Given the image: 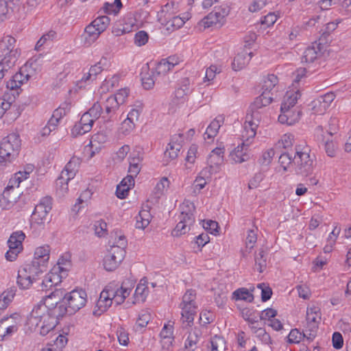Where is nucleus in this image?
I'll return each mask as SVG.
<instances>
[{"label": "nucleus", "mask_w": 351, "mask_h": 351, "mask_svg": "<svg viewBox=\"0 0 351 351\" xmlns=\"http://www.w3.org/2000/svg\"><path fill=\"white\" fill-rule=\"evenodd\" d=\"M169 182L167 178H162L155 186L153 195L156 199H159L163 194L164 192L169 187Z\"/></svg>", "instance_id": "nucleus-54"}, {"label": "nucleus", "mask_w": 351, "mask_h": 351, "mask_svg": "<svg viewBox=\"0 0 351 351\" xmlns=\"http://www.w3.org/2000/svg\"><path fill=\"white\" fill-rule=\"evenodd\" d=\"M28 178L27 172L20 171L16 173L9 180V184H12L18 189L20 183Z\"/></svg>", "instance_id": "nucleus-61"}, {"label": "nucleus", "mask_w": 351, "mask_h": 351, "mask_svg": "<svg viewBox=\"0 0 351 351\" xmlns=\"http://www.w3.org/2000/svg\"><path fill=\"white\" fill-rule=\"evenodd\" d=\"M77 160L75 158L71 160L57 179L56 193L59 197H64L68 192V182L75 177L77 171Z\"/></svg>", "instance_id": "nucleus-9"}, {"label": "nucleus", "mask_w": 351, "mask_h": 351, "mask_svg": "<svg viewBox=\"0 0 351 351\" xmlns=\"http://www.w3.org/2000/svg\"><path fill=\"white\" fill-rule=\"evenodd\" d=\"M56 37V32L53 30L49 31L43 34L37 41L35 45V50L40 51L43 46L50 45Z\"/></svg>", "instance_id": "nucleus-45"}, {"label": "nucleus", "mask_w": 351, "mask_h": 351, "mask_svg": "<svg viewBox=\"0 0 351 351\" xmlns=\"http://www.w3.org/2000/svg\"><path fill=\"white\" fill-rule=\"evenodd\" d=\"M126 245L127 240L123 235L114 238V241L110 245L103 261V265L106 271H112L119 267L125 256Z\"/></svg>", "instance_id": "nucleus-3"}, {"label": "nucleus", "mask_w": 351, "mask_h": 351, "mask_svg": "<svg viewBox=\"0 0 351 351\" xmlns=\"http://www.w3.org/2000/svg\"><path fill=\"white\" fill-rule=\"evenodd\" d=\"M169 7V5L167 4L162 9L159 20L168 31H174L182 27L185 20L179 16H170V15H167Z\"/></svg>", "instance_id": "nucleus-16"}, {"label": "nucleus", "mask_w": 351, "mask_h": 351, "mask_svg": "<svg viewBox=\"0 0 351 351\" xmlns=\"http://www.w3.org/2000/svg\"><path fill=\"white\" fill-rule=\"evenodd\" d=\"M335 99V95L329 92L313 100L309 106L313 114H324Z\"/></svg>", "instance_id": "nucleus-15"}, {"label": "nucleus", "mask_w": 351, "mask_h": 351, "mask_svg": "<svg viewBox=\"0 0 351 351\" xmlns=\"http://www.w3.org/2000/svg\"><path fill=\"white\" fill-rule=\"evenodd\" d=\"M180 305H197L195 291L193 289L187 290L182 297Z\"/></svg>", "instance_id": "nucleus-57"}, {"label": "nucleus", "mask_w": 351, "mask_h": 351, "mask_svg": "<svg viewBox=\"0 0 351 351\" xmlns=\"http://www.w3.org/2000/svg\"><path fill=\"white\" fill-rule=\"evenodd\" d=\"M51 208L52 199L49 196L43 197L36 205L31 216V229L35 235H37L38 232L43 230L46 224L50 222L49 213Z\"/></svg>", "instance_id": "nucleus-4"}, {"label": "nucleus", "mask_w": 351, "mask_h": 351, "mask_svg": "<svg viewBox=\"0 0 351 351\" xmlns=\"http://www.w3.org/2000/svg\"><path fill=\"white\" fill-rule=\"evenodd\" d=\"M267 252L263 248H261L258 250V254L255 256V267L257 271L262 273L266 268L267 265Z\"/></svg>", "instance_id": "nucleus-47"}, {"label": "nucleus", "mask_w": 351, "mask_h": 351, "mask_svg": "<svg viewBox=\"0 0 351 351\" xmlns=\"http://www.w3.org/2000/svg\"><path fill=\"white\" fill-rule=\"evenodd\" d=\"M223 123V119L221 117H217L210 122L204 133V138L213 141L219 132V130Z\"/></svg>", "instance_id": "nucleus-38"}, {"label": "nucleus", "mask_w": 351, "mask_h": 351, "mask_svg": "<svg viewBox=\"0 0 351 351\" xmlns=\"http://www.w3.org/2000/svg\"><path fill=\"white\" fill-rule=\"evenodd\" d=\"M119 82V76L117 75H114L110 77H107L103 82L100 86V89L102 92L110 91L114 87L117 86Z\"/></svg>", "instance_id": "nucleus-52"}, {"label": "nucleus", "mask_w": 351, "mask_h": 351, "mask_svg": "<svg viewBox=\"0 0 351 351\" xmlns=\"http://www.w3.org/2000/svg\"><path fill=\"white\" fill-rule=\"evenodd\" d=\"M122 7L121 0H114L113 3H106L104 8L108 14H117Z\"/></svg>", "instance_id": "nucleus-64"}, {"label": "nucleus", "mask_w": 351, "mask_h": 351, "mask_svg": "<svg viewBox=\"0 0 351 351\" xmlns=\"http://www.w3.org/2000/svg\"><path fill=\"white\" fill-rule=\"evenodd\" d=\"M16 294L15 287H11L3 291L0 295V311L5 308L12 301Z\"/></svg>", "instance_id": "nucleus-46"}, {"label": "nucleus", "mask_w": 351, "mask_h": 351, "mask_svg": "<svg viewBox=\"0 0 351 351\" xmlns=\"http://www.w3.org/2000/svg\"><path fill=\"white\" fill-rule=\"evenodd\" d=\"M20 56L16 40L12 36L6 35L0 39V65L11 69Z\"/></svg>", "instance_id": "nucleus-6"}, {"label": "nucleus", "mask_w": 351, "mask_h": 351, "mask_svg": "<svg viewBox=\"0 0 351 351\" xmlns=\"http://www.w3.org/2000/svg\"><path fill=\"white\" fill-rule=\"evenodd\" d=\"M68 304L69 313L73 314L84 307L87 301V295L83 289H74L64 297Z\"/></svg>", "instance_id": "nucleus-10"}, {"label": "nucleus", "mask_w": 351, "mask_h": 351, "mask_svg": "<svg viewBox=\"0 0 351 351\" xmlns=\"http://www.w3.org/2000/svg\"><path fill=\"white\" fill-rule=\"evenodd\" d=\"M265 177V176L263 172L259 171L256 173L248 182V189H255L259 187Z\"/></svg>", "instance_id": "nucleus-59"}, {"label": "nucleus", "mask_w": 351, "mask_h": 351, "mask_svg": "<svg viewBox=\"0 0 351 351\" xmlns=\"http://www.w3.org/2000/svg\"><path fill=\"white\" fill-rule=\"evenodd\" d=\"M149 40V35L145 31H139L134 35V42L138 47L145 45Z\"/></svg>", "instance_id": "nucleus-63"}, {"label": "nucleus", "mask_w": 351, "mask_h": 351, "mask_svg": "<svg viewBox=\"0 0 351 351\" xmlns=\"http://www.w3.org/2000/svg\"><path fill=\"white\" fill-rule=\"evenodd\" d=\"M294 142V136L291 134H285L282 136L281 138L278 141L276 145L279 147H282L284 149L291 147Z\"/></svg>", "instance_id": "nucleus-60"}, {"label": "nucleus", "mask_w": 351, "mask_h": 351, "mask_svg": "<svg viewBox=\"0 0 351 351\" xmlns=\"http://www.w3.org/2000/svg\"><path fill=\"white\" fill-rule=\"evenodd\" d=\"M21 146L19 135L16 133L10 134L0 143V158L5 161H12L19 155Z\"/></svg>", "instance_id": "nucleus-8"}, {"label": "nucleus", "mask_w": 351, "mask_h": 351, "mask_svg": "<svg viewBox=\"0 0 351 351\" xmlns=\"http://www.w3.org/2000/svg\"><path fill=\"white\" fill-rule=\"evenodd\" d=\"M25 235L21 232H15L12 233L8 241L9 250L5 254V258L9 261H14L18 254L23 250L22 242L25 239Z\"/></svg>", "instance_id": "nucleus-12"}, {"label": "nucleus", "mask_w": 351, "mask_h": 351, "mask_svg": "<svg viewBox=\"0 0 351 351\" xmlns=\"http://www.w3.org/2000/svg\"><path fill=\"white\" fill-rule=\"evenodd\" d=\"M212 175L213 173H211L208 170L203 169L195 180V188H197L199 190L204 189L207 184V182L210 180Z\"/></svg>", "instance_id": "nucleus-48"}, {"label": "nucleus", "mask_w": 351, "mask_h": 351, "mask_svg": "<svg viewBox=\"0 0 351 351\" xmlns=\"http://www.w3.org/2000/svg\"><path fill=\"white\" fill-rule=\"evenodd\" d=\"M95 121L86 112L84 113L79 122L75 123L72 134L74 136L82 135L90 132Z\"/></svg>", "instance_id": "nucleus-23"}, {"label": "nucleus", "mask_w": 351, "mask_h": 351, "mask_svg": "<svg viewBox=\"0 0 351 351\" xmlns=\"http://www.w3.org/2000/svg\"><path fill=\"white\" fill-rule=\"evenodd\" d=\"M210 351H226V340L219 336H215L210 340Z\"/></svg>", "instance_id": "nucleus-56"}, {"label": "nucleus", "mask_w": 351, "mask_h": 351, "mask_svg": "<svg viewBox=\"0 0 351 351\" xmlns=\"http://www.w3.org/2000/svg\"><path fill=\"white\" fill-rule=\"evenodd\" d=\"M101 34V32L90 23L86 27L82 35L84 45L87 47L90 46L98 39Z\"/></svg>", "instance_id": "nucleus-33"}, {"label": "nucleus", "mask_w": 351, "mask_h": 351, "mask_svg": "<svg viewBox=\"0 0 351 351\" xmlns=\"http://www.w3.org/2000/svg\"><path fill=\"white\" fill-rule=\"evenodd\" d=\"M40 71V69L36 63H27L21 68L19 72L12 76V78L14 79V82L21 86L36 75L37 71Z\"/></svg>", "instance_id": "nucleus-17"}, {"label": "nucleus", "mask_w": 351, "mask_h": 351, "mask_svg": "<svg viewBox=\"0 0 351 351\" xmlns=\"http://www.w3.org/2000/svg\"><path fill=\"white\" fill-rule=\"evenodd\" d=\"M201 336V331L199 328H195L188 335L184 342V346L180 351H195L197 343Z\"/></svg>", "instance_id": "nucleus-30"}, {"label": "nucleus", "mask_w": 351, "mask_h": 351, "mask_svg": "<svg viewBox=\"0 0 351 351\" xmlns=\"http://www.w3.org/2000/svg\"><path fill=\"white\" fill-rule=\"evenodd\" d=\"M278 80L277 76L271 74L268 75L265 79L263 84V93L261 95L266 93L271 98V102L273 101L274 92L276 91L275 88L278 84Z\"/></svg>", "instance_id": "nucleus-37"}, {"label": "nucleus", "mask_w": 351, "mask_h": 351, "mask_svg": "<svg viewBox=\"0 0 351 351\" xmlns=\"http://www.w3.org/2000/svg\"><path fill=\"white\" fill-rule=\"evenodd\" d=\"M177 64L178 62L175 61L173 58L169 57L167 59H163L157 63L154 73L158 75H165L171 71Z\"/></svg>", "instance_id": "nucleus-31"}, {"label": "nucleus", "mask_w": 351, "mask_h": 351, "mask_svg": "<svg viewBox=\"0 0 351 351\" xmlns=\"http://www.w3.org/2000/svg\"><path fill=\"white\" fill-rule=\"evenodd\" d=\"M143 159V154L139 151H133L129 158L128 171L132 175L137 176L142 168V161Z\"/></svg>", "instance_id": "nucleus-27"}, {"label": "nucleus", "mask_w": 351, "mask_h": 351, "mask_svg": "<svg viewBox=\"0 0 351 351\" xmlns=\"http://www.w3.org/2000/svg\"><path fill=\"white\" fill-rule=\"evenodd\" d=\"M278 162L282 167L284 171H287L289 170L290 166L293 164V158L289 153L285 152L280 156Z\"/></svg>", "instance_id": "nucleus-58"}, {"label": "nucleus", "mask_w": 351, "mask_h": 351, "mask_svg": "<svg viewBox=\"0 0 351 351\" xmlns=\"http://www.w3.org/2000/svg\"><path fill=\"white\" fill-rule=\"evenodd\" d=\"M223 71V66L221 64H211L206 70L204 82L213 81L216 75L221 73Z\"/></svg>", "instance_id": "nucleus-51"}, {"label": "nucleus", "mask_w": 351, "mask_h": 351, "mask_svg": "<svg viewBox=\"0 0 351 351\" xmlns=\"http://www.w3.org/2000/svg\"><path fill=\"white\" fill-rule=\"evenodd\" d=\"M182 134H175L171 138L165 152V158L167 163L176 159L182 147Z\"/></svg>", "instance_id": "nucleus-19"}, {"label": "nucleus", "mask_w": 351, "mask_h": 351, "mask_svg": "<svg viewBox=\"0 0 351 351\" xmlns=\"http://www.w3.org/2000/svg\"><path fill=\"white\" fill-rule=\"evenodd\" d=\"M251 58V53L243 52L238 53L232 62V68L234 71H240L245 67Z\"/></svg>", "instance_id": "nucleus-41"}, {"label": "nucleus", "mask_w": 351, "mask_h": 351, "mask_svg": "<svg viewBox=\"0 0 351 351\" xmlns=\"http://www.w3.org/2000/svg\"><path fill=\"white\" fill-rule=\"evenodd\" d=\"M181 214L180 215V221H183L191 227L195 221L193 212L195 210L194 204L189 201H184L181 206Z\"/></svg>", "instance_id": "nucleus-24"}, {"label": "nucleus", "mask_w": 351, "mask_h": 351, "mask_svg": "<svg viewBox=\"0 0 351 351\" xmlns=\"http://www.w3.org/2000/svg\"><path fill=\"white\" fill-rule=\"evenodd\" d=\"M152 218L149 207L143 208L136 217V228L141 230L145 229L149 224Z\"/></svg>", "instance_id": "nucleus-35"}, {"label": "nucleus", "mask_w": 351, "mask_h": 351, "mask_svg": "<svg viewBox=\"0 0 351 351\" xmlns=\"http://www.w3.org/2000/svg\"><path fill=\"white\" fill-rule=\"evenodd\" d=\"M301 115L302 111L298 107H281L278 121L282 124L292 125L299 121Z\"/></svg>", "instance_id": "nucleus-20"}, {"label": "nucleus", "mask_w": 351, "mask_h": 351, "mask_svg": "<svg viewBox=\"0 0 351 351\" xmlns=\"http://www.w3.org/2000/svg\"><path fill=\"white\" fill-rule=\"evenodd\" d=\"M121 105L112 96L108 97L104 104V112L110 118L115 114Z\"/></svg>", "instance_id": "nucleus-44"}, {"label": "nucleus", "mask_w": 351, "mask_h": 351, "mask_svg": "<svg viewBox=\"0 0 351 351\" xmlns=\"http://www.w3.org/2000/svg\"><path fill=\"white\" fill-rule=\"evenodd\" d=\"M110 290L112 292L113 302L119 305L122 304L125 298L129 296L132 289V283L129 280L123 282L120 288H116L114 285H109Z\"/></svg>", "instance_id": "nucleus-21"}, {"label": "nucleus", "mask_w": 351, "mask_h": 351, "mask_svg": "<svg viewBox=\"0 0 351 351\" xmlns=\"http://www.w3.org/2000/svg\"><path fill=\"white\" fill-rule=\"evenodd\" d=\"M51 321L49 322V326H52L53 330L55 328L56 325L58 324V320L60 317H62L66 313H69V308L66 307L64 304L62 302L53 306L49 310Z\"/></svg>", "instance_id": "nucleus-25"}, {"label": "nucleus", "mask_w": 351, "mask_h": 351, "mask_svg": "<svg viewBox=\"0 0 351 351\" xmlns=\"http://www.w3.org/2000/svg\"><path fill=\"white\" fill-rule=\"evenodd\" d=\"M243 137L245 138L243 140L241 145L237 146L234 151L230 154V158L235 163H241L248 160L249 156L247 154V147L250 145H247V134H243Z\"/></svg>", "instance_id": "nucleus-28"}, {"label": "nucleus", "mask_w": 351, "mask_h": 351, "mask_svg": "<svg viewBox=\"0 0 351 351\" xmlns=\"http://www.w3.org/2000/svg\"><path fill=\"white\" fill-rule=\"evenodd\" d=\"M232 299L251 302L254 300V296L246 288H239L233 292Z\"/></svg>", "instance_id": "nucleus-50"}, {"label": "nucleus", "mask_w": 351, "mask_h": 351, "mask_svg": "<svg viewBox=\"0 0 351 351\" xmlns=\"http://www.w3.org/2000/svg\"><path fill=\"white\" fill-rule=\"evenodd\" d=\"M21 317L17 313L4 316L0 319V332L5 339L17 332L20 326Z\"/></svg>", "instance_id": "nucleus-11"}, {"label": "nucleus", "mask_w": 351, "mask_h": 351, "mask_svg": "<svg viewBox=\"0 0 351 351\" xmlns=\"http://www.w3.org/2000/svg\"><path fill=\"white\" fill-rule=\"evenodd\" d=\"M50 321V315L46 306L42 302H38L27 316L26 326L31 330H35L40 327V334L45 336L53 330L52 326H49Z\"/></svg>", "instance_id": "nucleus-2"}, {"label": "nucleus", "mask_w": 351, "mask_h": 351, "mask_svg": "<svg viewBox=\"0 0 351 351\" xmlns=\"http://www.w3.org/2000/svg\"><path fill=\"white\" fill-rule=\"evenodd\" d=\"M190 93L189 87L184 85L176 90L174 96L172 99V104L175 106H179L186 101V96Z\"/></svg>", "instance_id": "nucleus-43"}, {"label": "nucleus", "mask_w": 351, "mask_h": 351, "mask_svg": "<svg viewBox=\"0 0 351 351\" xmlns=\"http://www.w3.org/2000/svg\"><path fill=\"white\" fill-rule=\"evenodd\" d=\"M108 140V136L103 132H98L95 134L90 141V147L91 149V155L93 157L95 152H99L101 149V146Z\"/></svg>", "instance_id": "nucleus-39"}, {"label": "nucleus", "mask_w": 351, "mask_h": 351, "mask_svg": "<svg viewBox=\"0 0 351 351\" xmlns=\"http://www.w3.org/2000/svg\"><path fill=\"white\" fill-rule=\"evenodd\" d=\"M110 20L107 16H101L93 20L90 24L93 25L100 32H104L110 25Z\"/></svg>", "instance_id": "nucleus-55"}, {"label": "nucleus", "mask_w": 351, "mask_h": 351, "mask_svg": "<svg viewBox=\"0 0 351 351\" xmlns=\"http://www.w3.org/2000/svg\"><path fill=\"white\" fill-rule=\"evenodd\" d=\"M61 282L60 276L55 271L48 273L43 280V286L45 289H50Z\"/></svg>", "instance_id": "nucleus-49"}, {"label": "nucleus", "mask_w": 351, "mask_h": 351, "mask_svg": "<svg viewBox=\"0 0 351 351\" xmlns=\"http://www.w3.org/2000/svg\"><path fill=\"white\" fill-rule=\"evenodd\" d=\"M111 295H112V292L110 291V287L108 285L100 293L99 298L97 302V307L99 311V315L106 311L112 305L113 300Z\"/></svg>", "instance_id": "nucleus-26"}, {"label": "nucleus", "mask_w": 351, "mask_h": 351, "mask_svg": "<svg viewBox=\"0 0 351 351\" xmlns=\"http://www.w3.org/2000/svg\"><path fill=\"white\" fill-rule=\"evenodd\" d=\"M271 104V98L264 93L256 98L250 107L245 122V132L247 134V145L251 144L256 136L258 127L267 118V106Z\"/></svg>", "instance_id": "nucleus-1"}, {"label": "nucleus", "mask_w": 351, "mask_h": 351, "mask_svg": "<svg viewBox=\"0 0 351 351\" xmlns=\"http://www.w3.org/2000/svg\"><path fill=\"white\" fill-rule=\"evenodd\" d=\"M295 149V172L298 175L308 176L313 171L315 157L311 154V149L306 145H297Z\"/></svg>", "instance_id": "nucleus-5"}, {"label": "nucleus", "mask_w": 351, "mask_h": 351, "mask_svg": "<svg viewBox=\"0 0 351 351\" xmlns=\"http://www.w3.org/2000/svg\"><path fill=\"white\" fill-rule=\"evenodd\" d=\"M224 147H216L210 153L207 159V167L204 168L211 173H217L223 162Z\"/></svg>", "instance_id": "nucleus-18"}, {"label": "nucleus", "mask_w": 351, "mask_h": 351, "mask_svg": "<svg viewBox=\"0 0 351 351\" xmlns=\"http://www.w3.org/2000/svg\"><path fill=\"white\" fill-rule=\"evenodd\" d=\"M230 9L227 5L215 7V10L204 18L202 22L205 27H209L212 25H222L226 17L228 15Z\"/></svg>", "instance_id": "nucleus-14"}, {"label": "nucleus", "mask_w": 351, "mask_h": 351, "mask_svg": "<svg viewBox=\"0 0 351 351\" xmlns=\"http://www.w3.org/2000/svg\"><path fill=\"white\" fill-rule=\"evenodd\" d=\"M308 333L306 329L303 332H301L298 329H293L288 335V341L291 343H300L304 338L308 339Z\"/></svg>", "instance_id": "nucleus-53"}, {"label": "nucleus", "mask_w": 351, "mask_h": 351, "mask_svg": "<svg viewBox=\"0 0 351 351\" xmlns=\"http://www.w3.org/2000/svg\"><path fill=\"white\" fill-rule=\"evenodd\" d=\"M173 330H174V322L171 321H169L167 324H165L162 327L160 332V339L162 338H168V337H174L173 335Z\"/></svg>", "instance_id": "nucleus-62"}, {"label": "nucleus", "mask_w": 351, "mask_h": 351, "mask_svg": "<svg viewBox=\"0 0 351 351\" xmlns=\"http://www.w3.org/2000/svg\"><path fill=\"white\" fill-rule=\"evenodd\" d=\"M50 247L48 245H44L37 247L34 252V258L33 261L40 263V267L44 270L45 264L49 259Z\"/></svg>", "instance_id": "nucleus-36"}, {"label": "nucleus", "mask_w": 351, "mask_h": 351, "mask_svg": "<svg viewBox=\"0 0 351 351\" xmlns=\"http://www.w3.org/2000/svg\"><path fill=\"white\" fill-rule=\"evenodd\" d=\"M43 271L40 263L36 261H32L31 263L24 265L18 271L16 281L18 286L21 289H29L38 275Z\"/></svg>", "instance_id": "nucleus-7"}, {"label": "nucleus", "mask_w": 351, "mask_h": 351, "mask_svg": "<svg viewBox=\"0 0 351 351\" xmlns=\"http://www.w3.org/2000/svg\"><path fill=\"white\" fill-rule=\"evenodd\" d=\"M181 315L183 323L190 325L193 322L197 313V305H180Z\"/></svg>", "instance_id": "nucleus-40"}, {"label": "nucleus", "mask_w": 351, "mask_h": 351, "mask_svg": "<svg viewBox=\"0 0 351 351\" xmlns=\"http://www.w3.org/2000/svg\"><path fill=\"white\" fill-rule=\"evenodd\" d=\"M147 284V280L145 278H143L140 280L134 291L133 300L132 301V304L143 302L145 301L149 293Z\"/></svg>", "instance_id": "nucleus-29"}, {"label": "nucleus", "mask_w": 351, "mask_h": 351, "mask_svg": "<svg viewBox=\"0 0 351 351\" xmlns=\"http://www.w3.org/2000/svg\"><path fill=\"white\" fill-rule=\"evenodd\" d=\"M306 330L308 331V340H313L321 321L320 309L317 306L308 307L306 310Z\"/></svg>", "instance_id": "nucleus-13"}, {"label": "nucleus", "mask_w": 351, "mask_h": 351, "mask_svg": "<svg viewBox=\"0 0 351 351\" xmlns=\"http://www.w3.org/2000/svg\"><path fill=\"white\" fill-rule=\"evenodd\" d=\"M301 97V93L297 88H292L288 90L284 96L281 107L294 108Z\"/></svg>", "instance_id": "nucleus-32"}, {"label": "nucleus", "mask_w": 351, "mask_h": 351, "mask_svg": "<svg viewBox=\"0 0 351 351\" xmlns=\"http://www.w3.org/2000/svg\"><path fill=\"white\" fill-rule=\"evenodd\" d=\"M319 53L320 49L317 45L316 46L308 47L303 53L302 62L312 63L318 58Z\"/></svg>", "instance_id": "nucleus-42"}, {"label": "nucleus", "mask_w": 351, "mask_h": 351, "mask_svg": "<svg viewBox=\"0 0 351 351\" xmlns=\"http://www.w3.org/2000/svg\"><path fill=\"white\" fill-rule=\"evenodd\" d=\"M19 197V191L16 187L8 184L0 198V206L3 209H10L16 202Z\"/></svg>", "instance_id": "nucleus-22"}, {"label": "nucleus", "mask_w": 351, "mask_h": 351, "mask_svg": "<svg viewBox=\"0 0 351 351\" xmlns=\"http://www.w3.org/2000/svg\"><path fill=\"white\" fill-rule=\"evenodd\" d=\"M63 298V293L61 290L56 289L51 294L43 298L39 302H42L49 311L50 308H53L56 305L61 302Z\"/></svg>", "instance_id": "nucleus-34"}]
</instances>
